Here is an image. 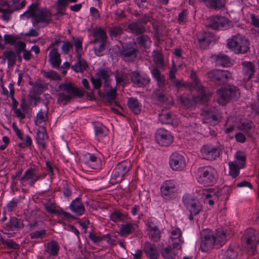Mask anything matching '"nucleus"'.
Masks as SVG:
<instances>
[{"mask_svg": "<svg viewBox=\"0 0 259 259\" xmlns=\"http://www.w3.org/2000/svg\"><path fill=\"white\" fill-rule=\"evenodd\" d=\"M128 107L136 114L141 111V106L138 100L135 98H131L128 101Z\"/></svg>", "mask_w": 259, "mask_h": 259, "instance_id": "obj_31", "label": "nucleus"}, {"mask_svg": "<svg viewBox=\"0 0 259 259\" xmlns=\"http://www.w3.org/2000/svg\"><path fill=\"white\" fill-rule=\"evenodd\" d=\"M243 80L246 82L251 77L254 73V66L250 62H244L242 63Z\"/></svg>", "mask_w": 259, "mask_h": 259, "instance_id": "obj_18", "label": "nucleus"}, {"mask_svg": "<svg viewBox=\"0 0 259 259\" xmlns=\"http://www.w3.org/2000/svg\"><path fill=\"white\" fill-rule=\"evenodd\" d=\"M44 75L50 79L53 80H59L60 76L57 72L54 71H50L44 73Z\"/></svg>", "mask_w": 259, "mask_h": 259, "instance_id": "obj_48", "label": "nucleus"}, {"mask_svg": "<svg viewBox=\"0 0 259 259\" xmlns=\"http://www.w3.org/2000/svg\"><path fill=\"white\" fill-rule=\"evenodd\" d=\"M94 35L96 43V46L94 47L95 52L97 55L102 56L104 50V44L106 40L105 31L101 29H98L95 31Z\"/></svg>", "mask_w": 259, "mask_h": 259, "instance_id": "obj_9", "label": "nucleus"}, {"mask_svg": "<svg viewBox=\"0 0 259 259\" xmlns=\"http://www.w3.org/2000/svg\"><path fill=\"white\" fill-rule=\"evenodd\" d=\"M90 12L94 17H98L99 16V12L97 9L91 7L90 8Z\"/></svg>", "mask_w": 259, "mask_h": 259, "instance_id": "obj_60", "label": "nucleus"}, {"mask_svg": "<svg viewBox=\"0 0 259 259\" xmlns=\"http://www.w3.org/2000/svg\"><path fill=\"white\" fill-rule=\"evenodd\" d=\"M13 130L19 137V138L22 141V143L21 144L22 147H28L30 146L32 144V140L31 138L28 136H24L20 130L16 126H13Z\"/></svg>", "mask_w": 259, "mask_h": 259, "instance_id": "obj_23", "label": "nucleus"}, {"mask_svg": "<svg viewBox=\"0 0 259 259\" xmlns=\"http://www.w3.org/2000/svg\"><path fill=\"white\" fill-rule=\"evenodd\" d=\"M217 65L228 67L231 65L230 59L226 55H219L213 57Z\"/></svg>", "mask_w": 259, "mask_h": 259, "instance_id": "obj_29", "label": "nucleus"}, {"mask_svg": "<svg viewBox=\"0 0 259 259\" xmlns=\"http://www.w3.org/2000/svg\"><path fill=\"white\" fill-rule=\"evenodd\" d=\"M187 15V12L183 11L179 15V21L180 22H183L186 18Z\"/></svg>", "mask_w": 259, "mask_h": 259, "instance_id": "obj_61", "label": "nucleus"}, {"mask_svg": "<svg viewBox=\"0 0 259 259\" xmlns=\"http://www.w3.org/2000/svg\"><path fill=\"white\" fill-rule=\"evenodd\" d=\"M159 120L162 123L164 124H172L173 122L172 120L171 115L168 112H162L159 114Z\"/></svg>", "mask_w": 259, "mask_h": 259, "instance_id": "obj_40", "label": "nucleus"}, {"mask_svg": "<svg viewBox=\"0 0 259 259\" xmlns=\"http://www.w3.org/2000/svg\"><path fill=\"white\" fill-rule=\"evenodd\" d=\"M155 139L157 143L163 146H168L173 141V137L170 133L164 128H160L157 131Z\"/></svg>", "mask_w": 259, "mask_h": 259, "instance_id": "obj_11", "label": "nucleus"}, {"mask_svg": "<svg viewBox=\"0 0 259 259\" xmlns=\"http://www.w3.org/2000/svg\"><path fill=\"white\" fill-rule=\"evenodd\" d=\"M47 119V113L42 112L41 110H39L36 115V120L35 123L36 125H38L43 122H45Z\"/></svg>", "mask_w": 259, "mask_h": 259, "instance_id": "obj_45", "label": "nucleus"}, {"mask_svg": "<svg viewBox=\"0 0 259 259\" xmlns=\"http://www.w3.org/2000/svg\"><path fill=\"white\" fill-rule=\"evenodd\" d=\"M64 91L68 93V95L64 96L60 94L59 97V100H68L72 95H77L79 90L74 88L71 84H67L65 85Z\"/></svg>", "mask_w": 259, "mask_h": 259, "instance_id": "obj_22", "label": "nucleus"}, {"mask_svg": "<svg viewBox=\"0 0 259 259\" xmlns=\"http://www.w3.org/2000/svg\"><path fill=\"white\" fill-rule=\"evenodd\" d=\"M48 139V137L46 128L44 126L40 127L37 133L36 141L38 144L44 149L46 147Z\"/></svg>", "mask_w": 259, "mask_h": 259, "instance_id": "obj_20", "label": "nucleus"}, {"mask_svg": "<svg viewBox=\"0 0 259 259\" xmlns=\"http://www.w3.org/2000/svg\"><path fill=\"white\" fill-rule=\"evenodd\" d=\"M245 164V156L244 153L238 151L236 153L234 160L229 163L230 168V175L233 177H236L239 170L244 167Z\"/></svg>", "mask_w": 259, "mask_h": 259, "instance_id": "obj_7", "label": "nucleus"}, {"mask_svg": "<svg viewBox=\"0 0 259 259\" xmlns=\"http://www.w3.org/2000/svg\"><path fill=\"white\" fill-rule=\"evenodd\" d=\"M72 47L71 44L69 41H65L62 46V51L64 53H67Z\"/></svg>", "mask_w": 259, "mask_h": 259, "instance_id": "obj_53", "label": "nucleus"}, {"mask_svg": "<svg viewBox=\"0 0 259 259\" xmlns=\"http://www.w3.org/2000/svg\"><path fill=\"white\" fill-rule=\"evenodd\" d=\"M4 39L6 43L12 45L16 42L17 37L13 35L5 34L4 35Z\"/></svg>", "mask_w": 259, "mask_h": 259, "instance_id": "obj_51", "label": "nucleus"}, {"mask_svg": "<svg viewBox=\"0 0 259 259\" xmlns=\"http://www.w3.org/2000/svg\"><path fill=\"white\" fill-rule=\"evenodd\" d=\"M237 186L238 187H246L250 188L251 189L252 188V185L250 183H249L248 182L245 181H242V182L238 183L237 185Z\"/></svg>", "mask_w": 259, "mask_h": 259, "instance_id": "obj_56", "label": "nucleus"}, {"mask_svg": "<svg viewBox=\"0 0 259 259\" xmlns=\"http://www.w3.org/2000/svg\"><path fill=\"white\" fill-rule=\"evenodd\" d=\"M136 51L134 50H126L123 53V58L125 61H128L133 60L136 57Z\"/></svg>", "mask_w": 259, "mask_h": 259, "instance_id": "obj_44", "label": "nucleus"}, {"mask_svg": "<svg viewBox=\"0 0 259 259\" xmlns=\"http://www.w3.org/2000/svg\"><path fill=\"white\" fill-rule=\"evenodd\" d=\"M87 67L88 65L84 61L79 60L72 66V69L76 72H82L86 70Z\"/></svg>", "mask_w": 259, "mask_h": 259, "instance_id": "obj_35", "label": "nucleus"}, {"mask_svg": "<svg viewBox=\"0 0 259 259\" xmlns=\"http://www.w3.org/2000/svg\"><path fill=\"white\" fill-rule=\"evenodd\" d=\"M145 252L149 259H157L158 256L155 246L149 243H146L144 247Z\"/></svg>", "mask_w": 259, "mask_h": 259, "instance_id": "obj_26", "label": "nucleus"}, {"mask_svg": "<svg viewBox=\"0 0 259 259\" xmlns=\"http://www.w3.org/2000/svg\"><path fill=\"white\" fill-rule=\"evenodd\" d=\"M235 138L237 142L240 143L244 142L246 139L245 136L241 133L236 134L235 135Z\"/></svg>", "mask_w": 259, "mask_h": 259, "instance_id": "obj_55", "label": "nucleus"}, {"mask_svg": "<svg viewBox=\"0 0 259 259\" xmlns=\"http://www.w3.org/2000/svg\"><path fill=\"white\" fill-rule=\"evenodd\" d=\"M238 126L239 130L245 132H247L249 130L252 128L253 124L250 122H241L240 124H238Z\"/></svg>", "mask_w": 259, "mask_h": 259, "instance_id": "obj_46", "label": "nucleus"}, {"mask_svg": "<svg viewBox=\"0 0 259 259\" xmlns=\"http://www.w3.org/2000/svg\"><path fill=\"white\" fill-rule=\"evenodd\" d=\"M135 259H139L142 256V251L141 250H135V253H133Z\"/></svg>", "mask_w": 259, "mask_h": 259, "instance_id": "obj_63", "label": "nucleus"}, {"mask_svg": "<svg viewBox=\"0 0 259 259\" xmlns=\"http://www.w3.org/2000/svg\"><path fill=\"white\" fill-rule=\"evenodd\" d=\"M183 201L188 213L189 220H194L202 211V204L197 198L189 194L184 196Z\"/></svg>", "mask_w": 259, "mask_h": 259, "instance_id": "obj_3", "label": "nucleus"}, {"mask_svg": "<svg viewBox=\"0 0 259 259\" xmlns=\"http://www.w3.org/2000/svg\"><path fill=\"white\" fill-rule=\"evenodd\" d=\"M227 46L228 48L236 53L243 54L249 50V42L245 37L238 34L229 38Z\"/></svg>", "mask_w": 259, "mask_h": 259, "instance_id": "obj_5", "label": "nucleus"}, {"mask_svg": "<svg viewBox=\"0 0 259 259\" xmlns=\"http://www.w3.org/2000/svg\"><path fill=\"white\" fill-rule=\"evenodd\" d=\"M15 113L17 117L21 119H23L25 117V114L22 112L20 109H17L15 111Z\"/></svg>", "mask_w": 259, "mask_h": 259, "instance_id": "obj_62", "label": "nucleus"}, {"mask_svg": "<svg viewBox=\"0 0 259 259\" xmlns=\"http://www.w3.org/2000/svg\"><path fill=\"white\" fill-rule=\"evenodd\" d=\"M7 244L9 247L14 249H16L18 247V245L12 240L8 241L7 242Z\"/></svg>", "mask_w": 259, "mask_h": 259, "instance_id": "obj_59", "label": "nucleus"}, {"mask_svg": "<svg viewBox=\"0 0 259 259\" xmlns=\"http://www.w3.org/2000/svg\"><path fill=\"white\" fill-rule=\"evenodd\" d=\"M217 94L218 103L225 105L230 99L237 98L240 96V92L236 87L230 86L228 88L219 90Z\"/></svg>", "mask_w": 259, "mask_h": 259, "instance_id": "obj_6", "label": "nucleus"}, {"mask_svg": "<svg viewBox=\"0 0 259 259\" xmlns=\"http://www.w3.org/2000/svg\"><path fill=\"white\" fill-rule=\"evenodd\" d=\"M149 233L150 237L155 241H157L160 238V232L156 226H149Z\"/></svg>", "mask_w": 259, "mask_h": 259, "instance_id": "obj_41", "label": "nucleus"}, {"mask_svg": "<svg viewBox=\"0 0 259 259\" xmlns=\"http://www.w3.org/2000/svg\"><path fill=\"white\" fill-rule=\"evenodd\" d=\"M137 42L139 45L143 46L145 48H149L151 44L149 38L146 36L139 37L138 38Z\"/></svg>", "mask_w": 259, "mask_h": 259, "instance_id": "obj_43", "label": "nucleus"}, {"mask_svg": "<svg viewBox=\"0 0 259 259\" xmlns=\"http://www.w3.org/2000/svg\"><path fill=\"white\" fill-rule=\"evenodd\" d=\"M12 1L15 10L22 9L25 5V0H12Z\"/></svg>", "mask_w": 259, "mask_h": 259, "instance_id": "obj_49", "label": "nucleus"}, {"mask_svg": "<svg viewBox=\"0 0 259 259\" xmlns=\"http://www.w3.org/2000/svg\"><path fill=\"white\" fill-rule=\"evenodd\" d=\"M95 131L96 136L99 137H104L107 134V128L101 124L95 126Z\"/></svg>", "mask_w": 259, "mask_h": 259, "instance_id": "obj_42", "label": "nucleus"}, {"mask_svg": "<svg viewBox=\"0 0 259 259\" xmlns=\"http://www.w3.org/2000/svg\"><path fill=\"white\" fill-rule=\"evenodd\" d=\"M204 202L212 206L214 202L218 198V194L217 192L212 190H204L202 193Z\"/></svg>", "mask_w": 259, "mask_h": 259, "instance_id": "obj_19", "label": "nucleus"}, {"mask_svg": "<svg viewBox=\"0 0 259 259\" xmlns=\"http://www.w3.org/2000/svg\"><path fill=\"white\" fill-rule=\"evenodd\" d=\"M161 253L162 256L165 259H175L176 256L175 250L172 249L170 246L165 248Z\"/></svg>", "mask_w": 259, "mask_h": 259, "instance_id": "obj_36", "label": "nucleus"}, {"mask_svg": "<svg viewBox=\"0 0 259 259\" xmlns=\"http://www.w3.org/2000/svg\"><path fill=\"white\" fill-rule=\"evenodd\" d=\"M132 80L135 83H136L139 86L143 85L148 83L149 81V79L146 77L142 81L140 74L137 72H134L133 76H132Z\"/></svg>", "mask_w": 259, "mask_h": 259, "instance_id": "obj_39", "label": "nucleus"}, {"mask_svg": "<svg viewBox=\"0 0 259 259\" xmlns=\"http://www.w3.org/2000/svg\"><path fill=\"white\" fill-rule=\"evenodd\" d=\"M196 178L199 183L206 186H211L216 181V171L211 167L200 168L197 171Z\"/></svg>", "mask_w": 259, "mask_h": 259, "instance_id": "obj_4", "label": "nucleus"}, {"mask_svg": "<svg viewBox=\"0 0 259 259\" xmlns=\"http://www.w3.org/2000/svg\"><path fill=\"white\" fill-rule=\"evenodd\" d=\"M48 49L50 50L48 55L49 63L53 67L59 68L62 60L60 54L58 51V49L54 47V44H52Z\"/></svg>", "mask_w": 259, "mask_h": 259, "instance_id": "obj_16", "label": "nucleus"}, {"mask_svg": "<svg viewBox=\"0 0 259 259\" xmlns=\"http://www.w3.org/2000/svg\"><path fill=\"white\" fill-rule=\"evenodd\" d=\"M96 78H92V82L95 89L99 88L101 85V80H104L105 81L107 80L109 76V72L104 69L100 70L97 73Z\"/></svg>", "mask_w": 259, "mask_h": 259, "instance_id": "obj_17", "label": "nucleus"}, {"mask_svg": "<svg viewBox=\"0 0 259 259\" xmlns=\"http://www.w3.org/2000/svg\"><path fill=\"white\" fill-rule=\"evenodd\" d=\"M226 236L222 229H217L214 233L210 230L204 231L203 239L202 241L200 248L202 251L207 252L211 249L214 246L220 247L225 243Z\"/></svg>", "mask_w": 259, "mask_h": 259, "instance_id": "obj_1", "label": "nucleus"}, {"mask_svg": "<svg viewBox=\"0 0 259 259\" xmlns=\"http://www.w3.org/2000/svg\"><path fill=\"white\" fill-rule=\"evenodd\" d=\"M14 10L10 9L9 7L5 9L0 7V12L3 13V18L4 20L8 21L9 19L10 15L13 12Z\"/></svg>", "mask_w": 259, "mask_h": 259, "instance_id": "obj_47", "label": "nucleus"}, {"mask_svg": "<svg viewBox=\"0 0 259 259\" xmlns=\"http://www.w3.org/2000/svg\"><path fill=\"white\" fill-rule=\"evenodd\" d=\"M250 17L252 24L254 26L259 28V19L253 14H251Z\"/></svg>", "mask_w": 259, "mask_h": 259, "instance_id": "obj_54", "label": "nucleus"}, {"mask_svg": "<svg viewBox=\"0 0 259 259\" xmlns=\"http://www.w3.org/2000/svg\"><path fill=\"white\" fill-rule=\"evenodd\" d=\"M77 0H58L57 3V12L59 14H64L66 7L69 3H74Z\"/></svg>", "mask_w": 259, "mask_h": 259, "instance_id": "obj_32", "label": "nucleus"}, {"mask_svg": "<svg viewBox=\"0 0 259 259\" xmlns=\"http://www.w3.org/2000/svg\"><path fill=\"white\" fill-rule=\"evenodd\" d=\"M135 229V226L132 224H125L121 226L119 230V234L121 236H127L133 232Z\"/></svg>", "mask_w": 259, "mask_h": 259, "instance_id": "obj_30", "label": "nucleus"}, {"mask_svg": "<svg viewBox=\"0 0 259 259\" xmlns=\"http://www.w3.org/2000/svg\"><path fill=\"white\" fill-rule=\"evenodd\" d=\"M232 191V188L231 186H224L221 190L218 191L217 194L219 196H221L222 199L227 200L229 198V195Z\"/></svg>", "mask_w": 259, "mask_h": 259, "instance_id": "obj_37", "label": "nucleus"}, {"mask_svg": "<svg viewBox=\"0 0 259 259\" xmlns=\"http://www.w3.org/2000/svg\"><path fill=\"white\" fill-rule=\"evenodd\" d=\"M151 73L153 76L157 80L158 82L163 81V77L161 75L159 71L157 69H152L151 70Z\"/></svg>", "mask_w": 259, "mask_h": 259, "instance_id": "obj_50", "label": "nucleus"}, {"mask_svg": "<svg viewBox=\"0 0 259 259\" xmlns=\"http://www.w3.org/2000/svg\"><path fill=\"white\" fill-rule=\"evenodd\" d=\"M206 25L213 29H228L232 26V23L223 17H213L208 19Z\"/></svg>", "mask_w": 259, "mask_h": 259, "instance_id": "obj_8", "label": "nucleus"}, {"mask_svg": "<svg viewBox=\"0 0 259 259\" xmlns=\"http://www.w3.org/2000/svg\"><path fill=\"white\" fill-rule=\"evenodd\" d=\"M59 250V246L56 242L52 241L48 244L46 251L50 255H56Z\"/></svg>", "mask_w": 259, "mask_h": 259, "instance_id": "obj_38", "label": "nucleus"}, {"mask_svg": "<svg viewBox=\"0 0 259 259\" xmlns=\"http://www.w3.org/2000/svg\"><path fill=\"white\" fill-rule=\"evenodd\" d=\"M191 78L193 79L195 84V89L199 93V95L194 97L193 100L197 103H203L208 99L209 96L206 94L204 89L199 84V81L197 79L196 74L193 71L191 73Z\"/></svg>", "mask_w": 259, "mask_h": 259, "instance_id": "obj_14", "label": "nucleus"}, {"mask_svg": "<svg viewBox=\"0 0 259 259\" xmlns=\"http://www.w3.org/2000/svg\"><path fill=\"white\" fill-rule=\"evenodd\" d=\"M171 240L174 248H177L182 243L181 231L179 228H175L171 232Z\"/></svg>", "mask_w": 259, "mask_h": 259, "instance_id": "obj_25", "label": "nucleus"}, {"mask_svg": "<svg viewBox=\"0 0 259 259\" xmlns=\"http://www.w3.org/2000/svg\"><path fill=\"white\" fill-rule=\"evenodd\" d=\"M161 195L166 199L175 198L177 194V189L175 182L172 181H165L160 188Z\"/></svg>", "mask_w": 259, "mask_h": 259, "instance_id": "obj_10", "label": "nucleus"}, {"mask_svg": "<svg viewBox=\"0 0 259 259\" xmlns=\"http://www.w3.org/2000/svg\"><path fill=\"white\" fill-rule=\"evenodd\" d=\"M123 216L122 214L119 211H115L110 214V219L114 222L122 219Z\"/></svg>", "mask_w": 259, "mask_h": 259, "instance_id": "obj_52", "label": "nucleus"}, {"mask_svg": "<svg viewBox=\"0 0 259 259\" xmlns=\"http://www.w3.org/2000/svg\"><path fill=\"white\" fill-rule=\"evenodd\" d=\"M201 153L204 158L212 160L220 156V150L218 146L206 144L201 148Z\"/></svg>", "mask_w": 259, "mask_h": 259, "instance_id": "obj_12", "label": "nucleus"}, {"mask_svg": "<svg viewBox=\"0 0 259 259\" xmlns=\"http://www.w3.org/2000/svg\"><path fill=\"white\" fill-rule=\"evenodd\" d=\"M255 238L254 236H251L250 238L246 239L247 243L249 245L250 244L251 247V253H253L255 251V246L254 243H253V245H252V241L253 240V238Z\"/></svg>", "mask_w": 259, "mask_h": 259, "instance_id": "obj_57", "label": "nucleus"}, {"mask_svg": "<svg viewBox=\"0 0 259 259\" xmlns=\"http://www.w3.org/2000/svg\"><path fill=\"white\" fill-rule=\"evenodd\" d=\"M169 165L174 170H182L186 165L185 158L182 155L178 153H174L172 154L170 157Z\"/></svg>", "mask_w": 259, "mask_h": 259, "instance_id": "obj_13", "label": "nucleus"}, {"mask_svg": "<svg viewBox=\"0 0 259 259\" xmlns=\"http://www.w3.org/2000/svg\"><path fill=\"white\" fill-rule=\"evenodd\" d=\"M51 16L49 10L39 9L36 3L30 6L28 9L21 15L22 18L32 17L35 23H48L51 21Z\"/></svg>", "mask_w": 259, "mask_h": 259, "instance_id": "obj_2", "label": "nucleus"}, {"mask_svg": "<svg viewBox=\"0 0 259 259\" xmlns=\"http://www.w3.org/2000/svg\"><path fill=\"white\" fill-rule=\"evenodd\" d=\"M129 28L135 33L140 32L141 30L138 28V24L137 23H133L129 25Z\"/></svg>", "mask_w": 259, "mask_h": 259, "instance_id": "obj_58", "label": "nucleus"}, {"mask_svg": "<svg viewBox=\"0 0 259 259\" xmlns=\"http://www.w3.org/2000/svg\"><path fill=\"white\" fill-rule=\"evenodd\" d=\"M208 75V77L217 80H221L224 77L228 78L231 76V74L229 72L220 70H213L212 72H209Z\"/></svg>", "mask_w": 259, "mask_h": 259, "instance_id": "obj_24", "label": "nucleus"}, {"mask_svg": "<svg viewBox=\"0 0 259 259\" xmlns=\"http://www.w3.org/2000/svg\"><path fill=\"white\" fill-rule=\"evenodd\" d=\"M87 160L85 163L90 167L93 169L97 168L98 166V163L100 162V160L95 156L91 154H88L86 155Z\"/></svg>", "mask_w": 259, "mask_h": 259, "instance_id": "obj_33", "label": "nucleus"}, {"mask_svg": "<svg viewBox=\"0 0 259 259\" xmlns=\"http://www.w3.org/2000/svg\"><path fill=\"white\" fill-rule=\"evenodd\" d=\"M128 170V164L126 162L122 161L119 163L112 174L111 180H114L115 183L121 181L122 177L127 172Z\"/></svg>", "mask_w": 259, "mask_h": 259, "instance_id": "obj_15", "label": "nucleus"}, {"mask_svg": "<svg viewBox=\"0 0 259 259\" xmlns=\"http://www.w3.org/2000/svg\"><path fill=\"white\" fill-rule=\"evenodd\" d=\"M69 207L71 210L77 215H82L84 212V206L79 198L72 201Z\"/></svg>", "mask_w": 259, "mask_h": 259, "instance_id": "obj_21", "label": "nucleus"}, {"mask_svg": "<svg viewBox=\"0 0 259 259\" xmlns=\"http://www.w3.org/2000/svg\"><path fill=\"white\" fill-rule=\"evenodd\" d=\"M201 114L204 118L208 120L209 122L213 124L218 123L220 119L219 114L214 115L211 111H203Z\"/></svg>", "mask_w": 259, "mask_h": 259, "instance_id": "obj_27", "label": "nucleus"}, {"mask_svg": "<svg viewBox=\"0 0 259 259\" xmlns=\"http://www.w3.org/2000/svg\"><path fill=\"white\" fill-rule=\"evenodd\" d=\"M197 38L199 42H204L205 45H208L213 40V35L211 33L204 32L199 34Z\"/></svg>", "mask_w": 259, "mask_h": 259, "instance_id": "obj_34", "label": "nucleus"}, {"mask_svg": "<svg viewBox=\"0 0 259 259\" xmlns=\"http://www.w3.org/2000/svg\"><path fill=\"white\" fill-rule=\"evenodd\" d=\"M31 55L29 51L24 50L23 51V57L25 60H28L31 58Z\"/></svg>", "mask_w": 259, "mask_h": 259, "instance_id": "obj_64", "label": "nucleus"}, {"mask_svg": "<svg viewBox=\"0 0 259 259\" xmlns=\"http://www.w3.org/2000/svg\"><path fill=\"white\" fill-rule=\"evenodd\" d=\"M39 179L36 175V172L34 170L29 169L26 171L22 178L24 181H27L29 183H33Z\"/></svg>", "mask_w": 259, "mask_h": 259, "instance_id": "obj_28", "label": "nucleus"}]
</instances>
